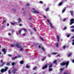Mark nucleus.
Wrapping results in <instances>:
<instances>
[{
    "instance_id": "obj_1",
    "label": "nucleus",
    "mask_w": 74,
    "mask_h": 74,
    "mask_svg": "<svg viewBox=\"0 0 74 74\" xmlns=\"http://www.w3.org/2000/svg\"><path fill=\"white\" fill-rule=\"evenodd\" d=\"M69 64V61H68L66 62H63L60 64L61 66H65L66 65V68H67V66Z\"/></svg>"
},
{
    "instance_id": "obj_2",
    "label": "nucleus",
    "mask_w": 74,
    "mask_h": 74,
    "mask_svg": "<svg viewBox=\"0 0 74 74\" xmlns=\"http://www.w3.org/2000/svg\"><path fill=\"white\" fill-rule=\"evenodd\" d=\"M16 47H17V48H20V51H22L23 50V48L22 47V46L21 45V44H19V43L16 44Z\"/></svg>"
},
{
    "instance_id": "obj_3",
    "label": "nucleus",
    "mask_w": 74,
    "mask_h": 74,
    "mask_svg": "<svg viewBox=\"0 0 74 74\" xmlns=\"http://www.w3.org/2000/svg\"><path fill=\"white\" fill-rule=\"evenodd\" d=\"M8 69V68L7 67H5V69H2L1 70V73H4V72H6L7 71V70Z\"/></svg>"
},
{
    "instance_id": "obj_4",
    "label": "nucleus",
    "mask_w": 74,
    "mask_h": 74,
    "mask_svg": "<svg viewBox=\"0 0 74 74\" xmlns=\"http://www.w3.org/2000/svg\"><path fill=\"white\" fill-rule=\"evenodd\" d=\"M47 21L49 23V24H50V27H51V28H52V29H53L54 28H53V27L52 26V24L51 23V22H49V20H48V19H47Z\"/></svg>"
},
{
    "instance_id": "obj_5",
    "label": "nucleus",
    "mask_w": 74,
    "mask_h": 74,
    "mask_svg": "<svg viewBox=\"0 0 74 74\" xmlns=\"http://www.w3.org/2000/svg\"><path fill=\"white\" fill-rule=\"evenodd\" d=\"M74 19L72 18L70 21V25H71L73 23H74Z\"/></svg>"
},
{
    "instance_id": "obj_6",
    "label": "nucleus",
    "mask_w": 74,
    "mask_h": 74,
    "mask_svg": "<svg viewBox=\"0 0 74 74\" xmlns=\"http://www.w3.org/2000/svg\"><path fill=\"white\" fill-rule=\"evenodd\" d=\"M17 70H18L17 69H15V68H14L13 70L12 71V72L13 74H15L16 73V71H17Z\"/></svg>"
},
{
    "instance_id": "obj_7",
    "label": "nucleus",
    "mask_w": 74,
    "mask_h": 74,
    "mask_svg": "<svg viewBox=\"0 0 74 74\" xmlns=\"http://www.w3.org/2000/svg\"><path fill=\"white\" fill-rule=\"evenodd\" d=\"M3 60H1V65H0L1 67H2L5 64V62H3Z\"/></svg>"
},
{
    "instance_id": "obj_8",
    "label": "nucleus",
    "mask_w": 74,
    "mask_h": 74,
    "mask_svg": "<svg viewBox=\"0 0 74 74\" xmlns=\"http://www.w3.org/2000/svg\"><path fill=\"white\" fill-rule=\"evenodd\" d=\"M48 67V65L45 64L43 67L42 68V70H44V69H47Z\"/></svg>"
},
{
    "instance_id": "obj_9",
    "label": "nucleus",
    "mask_w": 74,
    "mask_h": 74,
    "mask_svg": "<svg viewBox=\"0 0 74 74\" xmlns=\"http://www.w3.org/2000/svg\"><path fill=\"white\" fill-rule=\"evenodd\" d=\"M63 4V1H62L61 2L59 3L58 5L59 6H61Z\"/></svg>"
},
{
    "instance_id": "obj_10",
    "label": "nucleus",
    "mask_w": 74,
    "mask_h": 74,
    "mask_svg": "<svg viewBox=\"0 0 74 74\" xmlns=\"http://www.w3.org/2000/svg\"><path fill=\"white\" fill-rule=\"evenodd\" d=\"M2 51L3 52V53L4 54H5L6 53V50H5V49L4 48H3L2 50Z\"/></svg>"
},
{
    "instance_id": "obj_11",
    "label": "nucleus",
    "mask_w": 74,
    "mask_h": 74,
    "mask_svg": "<svg viewBox=\"0 0 74 74\" xmlns=\"http://www.w3.org/2000/svg\"><path fill=\"white\" fill-rule=\"evenodd\" d=\"M32 12L33 13H34V14H39V12L37 11H33Z\"/></svg>"
},
{
    "instance_id": "obj_12",
    "label": "nucleus",
    "mask_w": 74,
    "mask_h": 74,
    "mask_svg": "<svg viewBox=\"0 0 74 74\" xmlns=\"http://www.w3.org/2000/svg\"><path fill=\"white\" fill-rule=\"evenodd\" d=\"M70 13H71V16H73V13L74 12H73L72 11H70Z\"/></svg>"
},
{
    "instance_id": "obj_13",
    "label": "nucleus",
    "mask_w": 74,
    "mask_h": 74,
    "mask_svg": "<svg viewBox=\"0 0 74 74\" xmlns=\"http://www.w3.org/2000/svg\"><path fill=\"white\" fill-rule=\"evenodd\" d=\"M26 68L27 69H29L30 68V66H29L28 64H27L26 66Z\"/></svg>"
},
{
    "instance_id": "obj_14",
    "label": "nucleus",
    "mask_w": 74,
    "mask_h": 74,
    "mask_svg": "<svg viewBox=\"0 0 74 74\" xmlns=\"http://www.w3.org/2000/svg\"><path fill=\"white\" fill-rule=\"evenodd\" d=\"M41 48H42L41 49L42 50L43 52H45V50L44 49V48L42 47Z\"/></svg>"
},
{
    "instance_id": "obj_15",
    "label": "nucleus",
    "mask_w": 74,
    "mask_h": 74,
    "mask_svg": "<svg viewBox=\"0 0 74 74\" xmlns=\"http://www.w3.org/2000/svg\"><path fill=\"white\" fill-rule=\"evenodd\" d=\"M19 21H18V23H19L20 22H21V18H18Z\"/></svg>"
},
{
    "instance_id": "obj_16",
    "label": "nucleus",
    "mask_w": 74,
    "mask_h": 74,
    "mask_svg": "<svg viewBox=\"0 0 74 74\" xmlns=\"http://www.w3.org/2000/svg\"><path fill=\"white\" fill-rule=\"evenodd\" d=\"M51 67H52V64H50L49 66V68H50Z\"/></svg>"
},
{
    "instance_id": "obj_17",
    "label": "nucleus",
    "mask_w": 74,
    "mask_h": 74,
    "mask_svg": "<svg viewBox=\"0 0 74 74\" xmlns=\"http://www.w3.org/2000/svg\"><path fill=\"white\" fill-rule=\"evenodd\" d=\"M22 30H23L24 31V32H26V29H25V28H22L21 29Z\"/></svg>"
},
{
    "instance_id": "obj_18",
    "label": "nucleus",
    "mask_w": 74,
    "mask_h": 74,
    "mask_svg": "<svg viewBox=\"0 0 74 74\" xmlns=\"http://www.w3.org/2000/svg\"><path fill=\"white\" fill-rule=\"evenodd\" d=\"M15 23H13L12 22L10 23V24L11 25H13V26H14V25H15Z\"/></svg>"
},
{
    "instance_id": "obj_19",
    "label": "nucleus",
    "mask_w": 74,
    "mask_h": 74,
    "mask_svg": "<svg viewBox=\"0 0 74 74\" xmlns=\"http://www.w3.org/2000/svg\"><path fill=\"white\" fill-rule=\"evenodd\" d=\"M72 42H73L72 43V45H74V39L72 40Z\"/></svg>"
},
{
    "instance_id": "obj_20",
    "label": "nucleus",
    "mask_w": 74,
    "mask_h": 74,
    "mask_svg": "<svg viewBox=\"0 0 74 74\" xmlns=\"http://www.w3.org/2000/svg\"><path fill=\"white\" fill-rule=\"evenodd\" d=\"M72 53H70L68 54V57H69V56H71V55Z\"/></svg>"
},
{
    "instance_id": "obj_21",
    "label": "nucleus",
    "mask_w": 74,
    "mask_h": 74,
    "mask_svg": "<svg viewBox=\"0 0 74 74\" xmlns=\"http://www.w3.org/2000/svg\"><path fill=\"white\" fill-rule=\"evenodd\" d=\"M6 65L7 66H10V62H8L7 63Z\"/></svg>"
},
{
    "instance_id": "obj_22",
    "label": "nucleus",
    "mask_w": 74,
    "mask_h": 74,
    "mask_svg": "<svg viewBox=\"0 0 74 74\" xmlns=\"http://www.w3.org/2000/svg\"><path fill=\"white\" fill-rule=\"evenodd\" d=\"M6 22V21L5 20V19H4V20H3V24H4Z\"/></svg>"
},
{
    "instance_id": "obj_23",
    "label": "nucleus",
    "mask_w": 74,
    "mask_h": 74,
    "mask_svg": "<svg viewBox=\"0 0 74 74\" xmlns=\"http://www.w3.org/2000/svg\"><path fill=\"white\" fill-rule=\"evenodd\" d=\"M53 70V69H52V68H49V71H52Z\"/></svg>"
},
{
    "instance_id": "obj_24",
    "label": "nucleus",
    "mask_w": 74,
    "mask_h": 74,
    "mask_svg": "<svg viewBox=\"0 0 74 74\" xmlns=\"http://www.w3.org/2000/svg\"><path fill=\"white\" fill-rule=\"evenodd\" d=\"M15 45L14 44V45H10V47H15Z\"/></svg>"
},
{
    "instance_id": "obj_25",
    "label": "nucleus",
    "mask_w": 74,
    "mask_h": 74,
    "mask_svg": "<svg viewBox=\"0 0 74 74\" xmlns=\"http://www.w3.org/2000/svg\"><path fill=\"white\" fill-rule=\"evenodd\" d=\"M23 63L24 62L23 61H20V63H21V64H23Z\"/></svg>"
},
{
    "instance_id": "obj_26",
    "label": "nucleus",
    "mask_w": 74,
    "mask_h": 74,
    "mask_svg": "<svg viewBox=\"0 0 74 74\" xmlns=\"http://www.w3.org/2000/svg\"><path fill=\"white\" fill-rule=\"evenodd\" d=\"M16 58H17V57L16 56H15V58H12V60H14V59H16Z\"/></svg>"
},
{
    "instance_id": "obj_27",
    "label": "nucleus",
    "mask_w": 74,
    "mask_h": 74,
    "mask_svg": "<svg viewBox=\"0 0 74 74\" xmlns=\"http://www.w3.org/2000/svg\"><path fill=\"white\" fill-rule=\"evenodd\" d=\"M15 62H13V63H12V66H14L15 65Z\"/></svg>"
},
{
    "instance_id": "obj_28",
    "label": "nucleus",
    "mask_w": 74,
    "mask_h": 74,
    "mask_svg": "<svg viewBox=\"0 0 74 74\" xmlns=\"http://www.w3.org/2000/svg\"><path fill=\"white\" fill-rule=\"evenodd\" d=\"M66 11V9L65 8L64 9H63V10H62V13H63V12H64V11Z\"/></svg>"
},
{
    "instance_id": "obj_29",
    "label": "nucleus",
    "mask_w": 74,
    "mask_h": 74,
    "mask_svg": "<svg viewBox=\"0 0 74 74\" xmlns=\"http://www.w3.org/2000/svg\"><path fill=\"white\" fill-rule=\"evenodd\" d=\"M49 10V8H46L45 10L46 11H48V10Z\"/></svg>"
},
{
    "instance_id": "obj_30",
    "label": "nucleus",
    "mask_w": 74,
    "mask_h": 74,
    "mask_svg": "<svg viewBox=\"0 0 74 74\" xmlns=\"http://www.w3.org/2000/svg\"><path fill=\"white\" fill-rule=\"evenodd\" d=\"M64 69V67L62 69L60 68V70L61 71H63V69Z\"/></svg>"
},
{
    "instance_id": "obj_31",
    "label": "nucleus",
    "mask_w": 74,
    "mask_h": 74,
    "mask_svg": "<svg viewBox=\"0 0 74 74\" xmlns=\"http://www.w3.org/2000/svg\"><path fill=\"white\" fill-rule=\"evenodd\" d=\"M22 29H21L18 31V33L19 34H21V32H22Z\"/></svg>"
},
{
    "instance_id": "obj_32",
    "label": "nucleus",
    "mask_w": 74,
    "mask_h": 74,
    "mask_svg": "<svg viewBox=\"0 0 74 74\" xmlns=\"http://www.w3.org/2000/svg\"><path fill=\"white\" fill-rule=\"evenodd\" d=\"M56 46L57 47H58V46H59V45H58V43H57L56 44Z\"/></svg>"
},
{
    "instance_id": "obj_33",
    "label": "nucleus",
    "mask_w": 74,
    "mask_h": 74,
    "mask_svg": "<svg viewBox=\"0 0 74 74\" xmlns=\"http://www.w3.org/2000/svg\"><path fill=\"white\" fill-rule=\"evenodd\" d=\"M37 66H36L35 67H34L33 68V70H36V69H37Z\"/></svg>"
},
{
    "instance_id": "obj_34",
    "label": "nucleus",
    "mask_w": 74,
    "mask_h": 74,
    "mask_svg": "<svg viewBox=\"0 0 74 74\" xmlns=\"http://www.w3.org/2000/svg\"><path fill=\"white\" fill-rule=\"evenodd\" d=\"M66 46L65 45H64L63 46V49H65V48H66Z\"/></svg>"
},
{
    "instance_id": "obj_35",
    "label": "nucleus",
    "mask_w": 74,
    "mask_h": 74,
    "mask_svg": "<svg viewBox=\"0 0 74 74\" xmlns=\"http://www.w3.org/2000/svg\"><path fill=\"white\" fill-rule=\"evenodd\" d=\"M40 39H41V40L42 41H44V39H43V38H42L41 37H40Z\"/></svg>"
},
{
    "instance_id": "obj_36",
    "label": "nucleus",
    "mask_w": 74,
    "mask_h": 74,
    "mask_svg": "<svg viewBox=\"0 0 74 74\" xmlns=\"http://www.w3.org/2000/svg\"><path fill=\"white\" fill-rule=\"evenodd\" d=\"M56 62H57L56 60H54V61H53L54 63H55V64L56 63Z\"/></svg>"
},
{
    "instance_id": "obj_37",
    "label": "nucleus",
    "mask_w": 74,
    "mask_h": 74,
    "mask_svg": "<svg viewBox=\"0 0 74 74\" xmlns=\"http://www.w3.org/2000/svg\"><path fill=\"white\" fill-rule=\"evenodd\" d=\"M52 54L53 55H56V54H57V53H53Z\"/></svg>"
},
{
    "instance_id": "obj_38",
    "label": "nucleus",
    "mask_w": 74,
    "mask_h": 74,
    "mask_svg": "<svg viewBox=\"0 0 74 74\" xmlns=\"http://www.w3.org/2000/svg\"><path fill=\"white\" fill-rule=\"evenodd\" d=\"M71 28H74V26L72 25L70 27Z\"/></svg>"
},
{
    "instance_id": "obj_39",
    "label": "nucleus",
    "mask_w": 74,
    "mask_h": 74,
    "mask_svg": "<svg viewBox=\"0 0 74 74\" xmlns=\"http://www.w3.org/2000/svg\"><path fill=\"white\" fill-rule=\"evenodd\" d=\"M57 39H59V36L58 35H57Z\"/></svg>"
},
{
    "instance_id": "obj_40",
    "label": "nucleus",
    "mask_w": 74,
    "mask_h": 74,
    "mask_svg": "<svg viewBox=\"0 0 74 74\" xmlns=\"http://www.w3.org/2000/svg\"><path fill=\"white\" fill-rule=\"evenodd\" d=\"M38 48H39V49H40V48H41V46H40V45H39L38 46Z\"/></svg>"
},
{
    "instance_id": "obj_41",
    "label": "nucleus",
    "mask_w": 74,
    "mask_h": 74,
    "mask_svg": "<svg viewBox=\"0 0 74 74\" xmlns=\"http://www.w3.org/2000/svg\"><path fill=\"white\" fill-rule=\"evenodd\" d=\"M40 4H43V2L42 1H40Z\"/></svg>"
},
{
    "instance_id": "obj_42",
    "label": "nucleus",
    "mask_w": 74,
    "mask_h": 74,
    "mask_svg": "<svg viewBox=\"0 0 74 74\" xmlns=\"http://www.w3.org/2000/svg\"><path fill=\"white\" fill-rule=\"evenodd\" d=\"M63 74H69V73H67L64 72V73Z\"/></svg>"
},
{
    "instance_id": "obj_43",
    "label": "nucleus",
    "mask_w": 74,
    "mask_h": 74,
    "mask_svg": "<svg viewBox=\"0 0 74 74\" xmlns=\"http://www.w3.org/2000/svg\"><path fill=\"white\" fill-rule=\"evenodd\" d=\"M67 28V27H64V30H66Z\"/></svg>"
},
{
    "instance_id": "obj_44",
    "label": "nucleus",
    "mask_w": 74,
    "mask_h": 74,
    "mask_svg": "<svg viewBox=\"0 0 74 74\" xmlns=\"http://www.w3.org/2000/svg\"><path fill=\"white\" fill-rule=\"evenodd\" d=\"M45 58H44L43 59H42V61H43L45 60Z\"/></svg>"
},
{
    "instance_id": "obj_45",
    "label": "nucleus",
    "mask_w": 74,
    "mask_h": 74,
    "mask_svg": "<svg viewBox=\"0 0 74 74\" xmlns=\"http://www.w3.org/2000/svg\"><path fill=\"white\" fill-rule=\"evenodd\" d=\"M33 34V33H32V32H31L30 33V35H32V34Z\"/></svg>"
},
{
    "instance_id": "obj_46",
    "label": "nucleus",
    "mask_w": 74,
    "mask_h": 74,
    "mask_svg": "<svg viewBox=\"0 0 74 74\" xmlns=\"http://www.w3.org/2000/svg\"><path fill=\"white\" fill-rule=\"evenodd\" d=\"M8 73H9V74H11V72H10V70L9 71Z\"/></svg>"
},
{
    "instance_id": "obj_47",
    "label": "nucleus",
    "mask_w": 74,
    "mask_h": 74,
    "mask_svg": "<svg viewBox=\"0 0 74 74\" xmlns=\"http://www.w3.org/2000/svg\"><path fill=\"white\" fill-rule=\"evenodd\" d=\"M72 32H74V29H73L71 30Z\"/></svg>"
},
{
    "instance_id": "obj_48",
    "label": "nucleus",
    "mask_w": 74,
    "mask_h": 74,
    "mask_svg": "<svg viewBox=\"0 0 74 74\" xmlns=\"http://www.w3.org/2000/svg\"><path fill=\"white\" fill-rule=\"evenodd\" d=\"M70 36V35H67V37H69Z\"/></svg>"
},
{
    "instance_id": "obj_49",
    "label": "nucleus",
    "mask_w": 74,
    "mask_h": 74,
    "mask_svg": "<svg viewBox=\"0 0 74 74\" xmlns=\"http://www.w3.org/2000/svg\"><path fill=\"white\" fill-rule=\"evenodd\" d=\"M12 10L13 11H16V10L14 9H13Z\"/></svg>"
},
{
    "instance_id": "obj_50",
    "label": "nucleus",
    "mask_w": 74,
    "mask_h": 74,
    "mask_svg": "<svg viewBox=\"0 0 74 74\" xmlns=\"http://www.w3.org/2000/svg\"><path fill=\"white\" fill-rule=\"evenodd\" d=\"M19 26H22V24H20L19 25Z\"/></svg>"
},
{
    "instance_id": "obj_51",
    "label": "nucleus",
    "mask_w": 74,
    "mask_h": 74,
    "mask_svg": "<svg viewBox=\"0 0 74 74\" xmlns=\"http://www.w3.org/2000/svg\"><path fill=\"white\" fill-rule=\"evenodd\" d=\"M66 19H63V21H66Z\"/></svg>"
},
{
    "instance_id": "obj_52",
    "label": "nucleus",
    "mask_w": 74,
    "mask_h": 74,
    "mask_svg": "<svg viewBox=\"0 0 74 74\" xmlns=\"http://www.w3.org/2000/svg\"><path fill=\"white\" fill-rule=\"evenodd\" d=\"M21 57V56L20 55H19L17 57V58H20Z\"/></svg>"
},
{
    "instance_id": "obj_53",
    "label": "nucleus",
    "mask_w": 74,
    "mask_h": 74,
    "mask_svg": "<svg viewBox=\"0 0 74 74\" xmlns=\"http://www.w3.org/2000/svg\"><path fill=\"white\" fill-rule=\"evenodd\" d=\"M34 30H35V31H36V29H35V28H34Z\"/></svg>"
},
{
    "instance_id": "obj_54",
    "label": "nucleus",
    "mask_w": 74,
    "mask_h": 74,
    "mask_svg": "<svg viewBox=\"0 0 74 74\" xmlns=\"http://www.w3.org/2000/svg\"><path fill=\"white\" fill-rule=\"evenodd\" d=\"M26 5H27V6H29V3H27L26 4Z\"/></svg>"
},
{
    "instance_id": "obj_55",
    "label": "nucleus",
    "mask_w": 74,
    "mask_h": 74,
    "mask_svg": "<svg viewBox=\"0 0 74 74\" xmlns=\"http://www.w3.org/2000/svg\"><path fill=\"white\" fill-rule=\"evenodd\" d=\"M8 56H9L11 57V56L12 55H10V54H9L8 55Z\"/></svg>"
},
{
    "instance_id": "obj_56",
    "label": "nucleus",
    "mask_w": 74,
    "mask_h": 74,
    "mask_svg": "<svg viewBox=\"0 0 74 74\" xmlns=\"http://www.w3.org/2000/svg\"><path fill=\"white\" fill-rule=\"evenodd\" d=\"M48 57H51V56L49 54H48Z\"/></svg>"
},
{
    "instance_id": "obj_57",
    "label": "nucleus",
    "mask_w": 74,
    "mask_h": 74,
    "mask_svg": "<svg viewBox=\"0 0 74 74\" xmlns=\"http://www.w3.org/2000/svg\"><path fill=\"white\" fill-rule=\"evenodd\" d=\"M9 23H7V26H9Z\"/></svg>"
},
{
    "instance_id": "obj_58",
    "label": "nucleus",
    "mask_w": 74,
    "mask_h": 74,
    "mask_svg": "<svg viewBox=\"0 0 74 74\" xmlns=\"http://www.w3.org/2000/svg\"><path fill=\"white\" fill-rule=\"evenodd\" d=\"M25 35H26V34H23V36H25Z\"/></svg>"
},
{
    "instance_id": "obj_59",
    "label": "nucleus",
    "mask_w": 74,
    "mask_h": 74,
    "mask_svg": "<svg viewBox=\"0 0 74 74\" xmlns=\"http://www.w3.org/2000/svg\"><path fill=\"white\" fill-rule=\"evenodd\" d=\"M57 41H58V42H59V39H57Z\"/></svg>"
},
{
    "instance_id": "obj_60",
    "label": "nucleus",
    "mask_w": 74,
    "mask_h": 74,
    "mask_svg": "<svg viewBox=\"0 0 74 74\" xmlns=\"http://www.w3.org/2000/svg\"><path fill=\"white\" fill-rule=\"evenodd\" d=\"M57 56H58V57H59V56H60V54H58Z\"/></svg>"
},
{
    "instance_id": "obj_61",
    "label": "nucleus",
    "mask_w": 74,
    "mask_h": 74,
    "mask_svg": "<svg viewBox=\"0 0 74 74\" xmlns=\"http://www.w3.org/2000/svg\"><path fill=\"white\" fill-rule=\"evenodd\" d=\"M44 16L45 18H47V17L46 16Z\"/></svg>"
},
{
    "instance_id": "obj_62",
    "label": "nucleus",
    "mask_w": 74,
    "mask_h": 74,
    "mask_svg": "<svg viewBox=\"0 0 74 74\" xmlns=\"http://www.w3.org/2000/svg\"><path fill=\"white\" fill-rule=\"evenodd\" d=\"M74 38V36L71 38Z\"/></svg>"
},
{
    "instance_id": "obj_63",
    "label": "nucleus",
    "mask_w": 74,
    "mask_h": 74,
    "mask_svg": "<svg viewBox=\"0 0 74 74\" xmlns=\"http://www.w3.org/2000/svg\"><path fill=\"white\" fill-rule=\"evenodd\" d=\"M9 36H11V34H8Z\"/></svg>"
},
{
    "instance_id": "obj_64",
    "label": "nucleus",
    "mask_w": 74,
    "mask_h": 74,
    "mask_svg": "<svg viewBox=\"0 0 74 74\" xmlns=\"http://www.w3.org/2000/svg\"><path fill=\"white\" fill-rule=\"evenodd\" d=\"M14 31H12V32H14Z\"/></svg>"
}]
</instances>
